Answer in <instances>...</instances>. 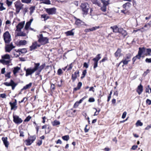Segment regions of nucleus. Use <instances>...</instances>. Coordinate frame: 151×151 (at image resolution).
Returning <instances> with one entry per match:
<instances>
[{
	"mask_svg": "<svg viewBox=\"0 0 151 151\" xmlns=\"http://www.w3.org/2000/svg\"><path fill=\"white\" fill-rule=\"evenodd\" d=\"M38 38V42L41 45H44L49 43V39L46 37H44L42 34H40L37 36Z\"/></svg>",
	"mask_w": 151,
	"mask_h": 151,
	"instance_id": "obj_1",
	"label": "nucleus"
},
{
	"mask_svg": "<svg viewBox=\"0 0 151 151\" xmlns=\"http://www.w3.org/2000/svg\"><path fill=\"white\" fill-rule=\"evenodd\" d=\"M3 37L6 43H9L11 41V35L8 31H6L4 33Z\"/></svg>",
	"mask_w": 151,
	"mask_h": 151,
	"instance_id": "obj_2",
	"label": "nucleus"
},
{
	"mask_svg": "<svg viewBox=\"0 0 151 151\" xmlns=\"http://www.w3.org/2000/svg\"><path fill=\"white\" fill-rule=\"evenodd\" d=\"M16 9V12L17 14L19 13L20 10L22 9L24 5L20 1H17L14 3Z\"/></svg>",
	"mask_w": 151,
	"mask_h": 151,
	"instance_id": "obj_3",
	"label": "nucleus"
},
{
	"mask_svg": "<svg viewBox=\"0 0 151 151\" xmlns=\"http://www.w3.org/2000/svg\"><path fill=\"white\" fill-rule=\"evenodd\" d=\"M81 6L82 11L84 12L85 14H86L89 9L88 4L86 3H82Z\"/></svg>",
	"mask_w": 151,
	"mask_h": 151,
	"instance_id": "obj_4",
	"label": "nucleus"
},
{
	"mask_svg": "<svg viewBox=\"0 0 151 151\" xmlns=\"http://www.w3.org/2000/svg\"><path fill=\"white\" fill-rule=\"evenodd\" d=\"M4 85L7 86H11L12 89L13 90L14 89L15 87L17 85V84L15 83L12 80H11L9 83L6 82H4Z\"/></svg>",
	"mask_w": 151,
	"mask_h": 151,
	"instance_id": "obj_5",
	"label": "nucleus"
},
{
	"mask_svg": "<svg viewBox=\"0 0 151 151\" xmlns=\"http://www.w3.org/2000/svg\"><path fill=\"white\" fill-rule=\"evenodd\" d=\"M13 121L16 124H19L22 122V119L19 118V116L17 115H13Z\"/></svg>",
	"mask_w": 151,
	"mask_h": 151,
	"instance_id": "obj_6",
	"label": "nucleus"
},
{
	"mask_svg": "<svg viewBox=\"0 0 151 151\" xmlns=\"http://www.w3.org/2000/svg\"><path fill=\"white\" fill-rule=\"evenodd\" d=\"M56 10L55 8H52L46 9V11L49 15H53L56 14Z\"/></svg>",
	"mask_w": 151,
	"mask_h": 151,
	"instance_id": "obj_7",
	"label": "nucleus"
},
{
	"mask_svg": "<svg viewBox=\"0 0 151 151\" xmlns=\"http://www.w3.org/2000/svg\"><path fill=\"white\" fill-rule=\"evenodd\" d=\"M14 47H15L13 45L12 43L10 44L7 45L5 47V51L6 52H10Z\"/></svg>",
	"mask_w": 151,
	"mask_h": 151,
	"instance_id": "obj_8",
	"label": "nucleus"
},
{
	"mask_svg": "<svg viewBox=\"0 0 151 151\" xmlns=\"http://www.w3.org/2000/svg\"><path fill=\"white\" fill-rule=\"evenodd\" d=\"M25 24V21L19 23L16 26L17 29L16 31L20 32L21 29L23 27Z\"/></svg>",
	"mask_w": 151,
	"mask_h": 151,
	"instance_id": "obj_9",
	"label": "nucleus"
},
{
	"mask_svg": "<svg viewBox=\"0 0 151 151\" xmlns=\"http://www.w3.org/2000/svg\"><path fill=\"white\" fill-rule=\"evenodd\" d=\"M41 45L38 44L37 41L34 42L32 43V45L30 47L31 51L36 49L37 47H40Z\"/></svg>",
	"mask_w": 151,
	"mask_h": 151,
	"instance_id": "obj_10",
	"label": "nucleus"
},
{
	"mask_svg": "<svg viewBox=\"0 0 151 151\" xmlns=\"http://www.w3.org/2000/svg\"><path fill=\"white\" fill-rule=\"evenodd\" d=\"M79 76V70H77L74 74H72L71 76V79L73 82H74L77 77Z\"/></svg>",
	"mask_w": 151,
	"mask_h": 151,
	"instance_id": "obj_11",
	"label": "nucleus"
},
{
	"mask_svg": "<svg viewBox=\"0 0 151 151\" xmlns=\"http://www.w3.org/2000/svg\"><path fill=\"white\" fill-rule=\"evenodd\" d=\"M143 87L141 84L138 86L136 90V92L138 93L139 95L141 94L142 92L143 91Z\"/></svg>",
	"mask_w": 151,
	"mask_h": 151,
	"instance_id": "obj_12",
	"label": "nucleus"
},
{
	"mask_svg": "<svg viewBox=\"0 0 151 151\" xmlns=\"http://www.w3.org/2000/svg\"><path fill=\"white\" fill-rule=\"evenodd\" d=\"M26 76H28L29 75H31L34 72H33V70L31 68H28L27 70H26Z\"/></svg>",
	"mask_w": 151,
	"mask_h": 151,
	"instance_id": "obj_13",
	"label": "nucleus"
},
{
	"mask_svg": "<svg viewBox=\"0 0 151 151\" xmlns=\"http://www.w3.org/2000/svg\"><path fill=\"white\" fill-rule=\"evenodd\" d=\"M2 139L6 147L8 148L9 145V143L7 141V137H3L2 138Z\"/></svg>",
	"mask_w": 151,
	"mask_h": 151,
	"instance_id": "obj_14",
	"label": "nucleus"
},
{
	"mask_svg": "<svg viewBox=\"0 0 151 151\" xmlns=\"http://www.w3.org/2000/svg\"><path fill=\"white\" fill-rule=\"evenodd\" d=\"M110 28L112 29L113 32L116 33L119 32V30L120 28H119L117 26H114L111 27Z\"/></svg>",
	"mask_w": 151,
	"mask_h": 151,
	"instance_id": "obj_15",
	"label": "nucleus"
},
{
	"mask_svg": "<svg viewBox=\"0 0 151 151\" xmlns=\"http://www.w3.org/2000/svg\"><path fill=\"white\" fill-rule=\"evenodd\" d=\"M33 20V19L32 18L29 21L27 22H26L24 27L25 29L26 30L28 29Z\"/></svg>",
	"mask_w": 151,
	"mask_h": 151,
	"instance_id": "obj_16",
	"label": "nucleus"
},
{
	"mask_svg": "<svg viewBox=\"0 0 151 151\" xmlns=\"http://www.w3.org/2000/svg\"><path fill=\"white\" fill-rule=\"evenodd\" d=\"M119 33H121L123 35L124 37H125L127 34L126 31L123 29L122 28H120Z\"/></svg>",
	"mask_w": 151,
	"mask_h": 151,
	"instance_id": "obj_17",
	"label": "nucleus"
},
{
	"mask_svg": "<svg viewBox=\"0 0 151 151\" xmlns=\"http://www.w3.org/2000/svg\"><path fill=\"white\" fill-rule=\"evenodd\" d=\"M146 48L144 47H139V51L138 54L142 55V54L145 51Z\"/></svg>",
	"mask_w": 151,
	"mask_h": 151,
	"instance_id": "obj_18",
	"label": "nucleus"
},
{
	"mask_svg": "<svg viewBox=\"0 0 151 151\" xmlns=\"http://www.w3.org/2000/svg\"><path fill=\"white\" fill-rule=\"evenodd\" d=\"M121 51V49L119 48L117 49V50L114 54L116 58L120 56Z\"/></svg>",
	"mask_w": 151,
	"mask_h": 151,
	"instance_id": "obj_19",
	"label": "nucleus"
},
{
	"mask_svg": "<svg viewBox=\"0 0 151 151\" xmlns=\"http://www.w3.org/2000/svg\"><path fill=\"white\" fill-rule=\"evenodd\" d=\"M131 6V4L129 2H127L123 5V7L125 9L129 8Z\"/></svg>",
	"mask_w": 151,
	"mask_h": 151,
	"instance_id": "obj_20",
	"label": "nucleus"
},
{
	"mask_svg": "<svg viewBox=\"0 0 151 151\" xmlns=\"http://www.w3.org/2000/svg\"><path fill=\"white\" fill-rule=\"evenodd\" d=\"M40 63H35V66L32 69L33 70V72H35L37 70H38L39 66H40Z\"/></svg>",
	"mask_w": 151,
	"mask_h": 151,
	"instance_id": "obj_21",
	"label": "nucleus"
},
{
	"mask_svg": "<svg viewBox=\"0 0 151 151\" xmlns=\"http://www.w3.org/2000/svg\"><path fill=\"white\" fill-rule=\"evenodd\" d=\"M0 62L4 65H7L9 64L10 63V61L2 59L0 60Z\"/></svg>",
	"mask_w": 151,
	"mask_h": 151,
	"instance_id": "obj_22",
	"label": "nucleus"
},
{
	"mask_svg": "<svg viewBox=\"0 0 151 151\" xmlns=\"http://www.w3.org/2000/svg\"><path fill=\"white\" fill-rule=\"evenodd\" d=\"M32 83H30L29 84L26 85L25 86H24L23 88L21 89V91H22L23 90H25L28 89L32 85Z\"/></svg>",
	"mask_w": 151,
	"mask_h": 151,
	"instance_id": "obj_23",
	"label": "nucleus"
},
{
	"mask_svg": "<svg viewBox=\"0 0 151 151\" xmlns=\"http://www.w3.org/2000/svg\"><path fill=\"white\" fill-rule=\"evenodd\" d=\"M101 54H98L97 55L96 57L93 59V60L98 62L99 60L101 59V57L100 56Z\"/></svg>",
	"mask_w": 151,
	"mask_h": 151,
	"instance_id": "obj_24",
	"label": "nucleus"
},
{
	"mask_svg": "<svg viewBox=\"0 0 151 151\" xmlns=\"http://www.w3.org/2000/svg\"><path fill=\"white\" fill-rule=\"evenodd\" d=\"M17 52H19V53L21 52V53H26L27 52V50L25 48H23L22 49H19L17 51Z\"/></svg>",
	"mask_w": 151,
	"mask_h": 151,
	"instance_id": "obj_25",
	"label": "nucleus"
},
{
	"mask_svg": "<svg viewBox=\"0 0 151 151\" xmlns=\"http://www.w3.org/2000/svg\"><path fill=\"white\" fill-rule=\"evenodd\" d=\"M41 18H44V20L45 21L50 18V17L47 14H43L41 15Z\"/></svg>",
	"mask_w": 151,
	"mask_h": 151,
	"instance_id": "obj_26",
	"label": "nucleus"
},
{
	"mask_svg": "<svg viewBox=\"0 0 151 151\" xmlns=\"http://www.w3.org/2000/svg\"><path fill=\"white\" fill-rule=\"evenodd\" d=\"M73 30V29L69 31L66 32L65 33L66 35L67 36L73 35L74 33L72 31Z\"/></svg>",
	"mask_w": 151,
	"mask_h": 151,
	"instance_id": "obj_27",
	"label": "nucleus"
},
{
	"mask_svg": "<svg viewBox=\"0 0 151 151\" xmlns=\"http://www.w3.org/2000/svg\"><path fill=\"white\" fill-rule=\"evenodd\" d=\"M25 142L26 145L28 146L30 145L33 143L31 140V139L29 137H28L27 140H26Z\"/></svg>",
	"mask_w": 151,
	"mask_h": 151,
	"instance_id": "obj_28",
	"label": "nucleus"
},
{
	"mask_svg": "<svg viewBox=\"0 0 151 151\" xmlns=\"http://www.w3.org/2000/svg\"><path fill=\"white\" fill-rule=\"evenodd\" d=\"M20 69V68L17 66L14 68V69L13 70V73L14 75L16 74L18 72L19 70Z\"/></svg>",
	"mask_w": 151,
	"mask_h": 151,
	"instance_id": "obj_29",
	"label": "nucleus"
},
{
	"mask_svg": "<svg viewBox=\"0 0 151 151\" xmlns=\"http://www.w3.org/2000/svg\"><path fill=\"white\" fill-rule=\"evenodd\" d=\"M101 2L103 4V6H106L109 4V0L106 1L105 0H101Z\"/></svg>",
	"mask_w": 151,
	"mask_h": 151,
	"instance_id": "obj_30",
	"label": "nucleus"
},
{
	"mask_svg": "<svg viewBox=\"0 0 151 151\" xmlns=\"http://www.w3.org/2000/svg\"><path fill=\"white\" fill-rule=\"evenodd\" d=\"M147 24H146L143 27L141 28L140 29H138V30L141 31L142 32H143L145 31H146L148 30V28H147V29L144 28H147Z\"/></svg>",
	"mask_w": 151,
	"mask_h": 151,
	"instance_id": "obj_31",
	"label": "nucleus"
},
{
	"mask_svg": "<svg viewBox=\"0 0 151 151\" xmlns=\"http://www.w3.org/2000/svg\"><path fill=\"white\" fill-rule=\"evenodd\" d=\"M52 123L53 126H55L59 125L60 124V122L59 121L55 120L53 122H52Z\"/></svg>",
	"mask_w": 151,
	"mask_h": 151,
	"instance_id": "obj_32",
	"label": "nucleus"
},
{
	"mask_svg": "<svg viewBox=\"0 0 151 151\" xmlns=\"http://www.w3.org/2000/svg\"><path fill=\"white\" fill-rule=\"evenodd\" d=\"M27 43V42L25 40H21L19 42V44L20 45H25Z\"/></svg>",
	"mask_w": 151,
	"mask_h": 151,
	"instance_id": "obj_33",
	"label": "nucleus"
},
{
	"mask_svg": "<svg viewBox=\"0 0 151 151\" xmlns=\"http://www.w3.org/2000/svg\"><path fill=\"white\" fill-rule=\"evenodd\" d=\"M2 58L4 59H9L10 58V56L9 55L6 54L2 56Z\"/></svg>",
	"mask_w": 151,
	"mask_h": 151,
	"instance_id": "obj_34",
	"label": "nucleus"
},
{
	"mask_svg": "<svg viewBox=\"0 0 151 151\" xmlns=\"http://www.w3.org/2000/svg\"><path fill=\"white\" fill-rule=\"evenodd\" d=\"M62 139L65 141H67L69 139V137L68 135H66L62 137Z\"/></svg>",
	"mask_w": 151,
	"mask_h": 151,
	"instance_id": "obj_35",
	"label": "nucleus"
},
{
	"mask_svg": "<svg viewBox=\"0 0 151 151\" xmlns=\"http://www.w3.org/2000/svg\"><path fill=\"white\" fill-rule=\"evenodd\" d=\"M82 22V21L81 20L79 19H76L75 23L76 25L79 26L81 24Z\"/></svg>",
	"mask_w": 151,
	"mask_h": 151,
	"instance_id": "obj_36",
	"label": "nucleus"
},
{
	"mask_svg": "<svg viewBox=\"0 0 151 151\" xmlns=\"http://www.w3.org/2000/svg\"><path fill=\"white\" fill-rule=\"evenodd\" d=\"M93 4H96L99 6H100L101 4L98 0H93Z\"/></svg>",
	"mask_w": 151,
	"mask_h": 151,
	"instance_id": "obj_37",
	"label": "nucleus"
},
{
	"mask_svg": "<svg viewBox=\"0 0 151 151\" xmlns=\"http://www.w3.org/2000/svg\"><path fill=\"white\" fill-rule=\"evenodd\" d=\"M41 3L47 4H50V0H43L42 1Z\"/></svg>",
	"mask_w": 151,
	"mask_h": 151,
	"instance_id": "obj_38",
	"label": "nucleus"
},
{
	"mask_svg": "<svg viewBox=\"0 0 151 151\" xmlns=\"http://www.w3.org/2000/svg\"><path fill=\"white\" fill-rule=\"evenodd\" d=\"M17 35L18 36H25L26 35V33L23 32H18Z\"/></svg>",
	"mask_w": 151,
	"mask_h": 151,
	"instance_id": "obj_39",
	"label": "nucleus"
},
{
	"mask_svg": "<svg viewBox=\"0 0 151 151\" xmlns=\"http://www.w3.org/2000/svg\"><path fill=\"white\" fill-rule=\"evenodd\" d=\"M30 13L31 15L34 12V10L35 9V6H32L30 8Z\"/></svg>",
	"mask_w": 151,
	"mask_h": 151,
	"instance_id": "obj_40",
	"label": "nucleus"
},
{
	"mask_svg": "<svg viewBox=\"0 0 151 151\" xmlns=\"http://www.w3.org/2000/svg\"><path fill=\"white\" fill-rule=\"evenodd\" d=\"M29 137L31 139V140L32 142H33L36 139V136L35 135H34L32 136H31Z\"/></svg>",
	"mask_w": 151,
	"mask_h": 151,
	"instance_id": "obj_41",
	"label": "nucleus"
},
{
	"mask_svg": "<svg viewBox=\"0 0 151 151\" xmlns=\"http://www.w3.org/2000/svg\"><path fill=\"white\" fill-rule=\"evenodd\" d=\"M146 52L147 54H146V55H148L149 56L151 55L150 53H151V49L147 48L146 49Z\"/></svg>",
	"mask_w": 151,
	"mask_h": 151,
	"instance_id": "obj_42",
	"label": "nucleus"
},
{
	"mask_svg": "<svg viewBox=\"0 0 151 151\" xmlns=\"http://www.w3.org/2000/svg\"><path fill=\"white\" fill-rule=\"evenodd\" d=\"M136 125L137 126H141L143 125V123L141 122L139 120H138L136 123Z\"/></svg>",
	"mask_w": 151,
	"mask_h": 151,
	"instance_id": "obj_43",
	"label": "nucleus"
},
{
	"mask_svg": "<svg viewBox=\"0 0 151 151\" xmlns=\"http://www.w3.org/2000/svg\"><path fill=\"white\" fill-rule=\"evenodd\" d=\"M9 104L11 106V110H12L14 109V108L16 107V104H13L11 102H10Z\"/></svg>",
	"mask_w": 151,
	"mask_h": 151,
	"instance_id": "obj_44",
	"label": "nucleus"
},
{
	"mask_svg": "<svg viewBox=\"0 0 151 151\" xmlns=\"http://www.w3.org/2000/svg\"><path fill=\"white\" fill-rule=\"evenodd\" d=\"M99 27H100L99 26L93 27L92 28H90V29H91L90 30L91 31H93L94 30H95L96 29L99 28Z\"/></svg>",
	"mask_w": 151,
	"mask_h": 151,
	"instance_id": "obj_45",
	"label": "nucleus"
},
{
	"mask_svg": "<svg viewBox=\"0 0 151 151\" xmlns=\"http://www.w3.org/2000/svg\"><path fill=\"white\" fill-rule=\"evenodd\" d=\"M32 0H21V1L22 3L26 4H29L30 3Z\"/></svg>",
	"mask_w": 151,
	"mask_h": 151,
	"instance_id": "obj_46",
	"label": "nucleus"
},
{
	"mask_svg": "<svg viewBox=\"0 0 151 151\" xmlns=\"http://www.w3.org/2000/svg\"><path fill=\"white\" fill-rule=\"evenodd\" d=\"M45 66V64H43L40 66H39L38 70L41 71L42 70L44 69Z\"/></svg>",
	"mask_w": 151,
	"mask_h": 151,
	"instance_id": "obj_47",
	"label": "nucleus"
},
{
	"mask_svg": "<svg viewBox=\"0 0 151 151\" xmlns=\"http://www.w3.org/2000/svg\"><path fill=\"white\" fill-rule=\"evenodd\" d=\"M129 61V60H127L126 59H125L124 60H123L122 61V62L124 64V65H127Z\"/></svg>",
	"mask_w": 151,
	"mask_h": 151,
	"instance_id": "obj_48",
	"label": "nucleus"
},
{
	"mask_svg": "<svg viewBox=\"0 0 151 151\" xmlns=\"http://www.w3.org/2000/svg\"><path fill=\"white\" fill-rule=\"evenodd\" d=\"M31 118V117L30 116H27L25 119L24 120V122H28L29 121Z\"/></svg>",
	"mask_w": 151,
	"mask_h": 151,
	"instance_id": "obj_49",
	"label": "nucleus"
},
{
	"mask_svg": "<svg viewBox=\"0 0 151 151\" xmlns=\"http://www.w3.org/2000/svg\"><path fill=\"white\" fill-rule=\"evenodd\" d=\"M101 9L103 12H105L106 10V6H103L101 8Z\"/></svg>",
	"mask_w": 151,
	"mask_h": 151,
	"instance_id": "obj_50",
	"label": "nucleus"
},
{
	"mask_svg": "<svg viewBox=\"0 0 151 151\" xmlns=\"http://www.w3.org/2000/svg\"><path fill=\"white\" fill-rule=\"evenodd\" d=\"M20 133V137H23L24 136V132H23V130H21L19 131Z\"/></svg>",
	"mask_w": 151,
	"mask_h": 151,
	"instance_id": "obj_51",
	"label": "nucleus"
},
{
	"mask_svg": "<svg viewBox=\"0 0 151 151\" xmlns=\"http://www.w3.org/2000/svg\"><path fill=\"white\" fill-rule=\"evenodd\" d=\"M1 6H0V11H2L6 9V8L3 6V4L0 3Z\"/></svg>",
	"mask_w": 151,
	"mask_h": 151,
	"instance_id": "obj_52",
	"label": "nucleus"
},
{
	"mask_svg": "<svg viewBox=\"0 0 151 151\" xmlns=\"http://www.w3.org/2000/svg\"><path fill=\"white\" fill-rule=\"evenodd\" d=\"M94 63L93 64V68L94 69H95L98 66V62H97L94 61Z\"/></svg>",
	"mask_w": 151,
	"mask_h": 151,
	"instance_id": "obj_53",
	"label": "nucleus"
},
{
	"mask_svg": "<svg viewBox=\"0 0 151 151\" xmlns=\"http://www.w3.org/2000/svg\"><path fill=\"white\" fill-rule=\"evenodd\" d=\"M6 4L8 6H9L11 5L12 4V2L9 1V0H6Z\"/></svg>",
	"mask_w": 151,
	"mask_h": 151,
	"instance_id": "obj_54",
	"label": "nucleus"
},
{
	"mask_svg": "<svg viewBox=\"0 0 151 151\" xmlns=\"http://www.w3.org/2000/svg\"><path fill=\"white\" fill-rule=\"evenodd\" d=\"M146 63H151V58H146L145 60Z\"/></svg>",
	"mask_w": 151,
	"mask_h": 151,
	"instance_id": "obj_55",
	"label": "nucleus"
},
{
	"mask_svg": "<svg viewBox=\"0 0 151 151\" xmlns=\"http://www.w3.org/2000/svg\"><path fill=\"white\" fill-rule=\"evenodd\" d=\"M57 1L59 3H65L67 2V1L66 0H63V1H61V0H58Z\"/></svg>",
	"mask_w": 151,
	"mask_h": 151,
	"instance_id": "obj_56",
	"label": "nucleus"
},
{
	"mask_svg": "<svg viewBox=\"0 0 151 151\" xmlns=\"http://www.w3.org/2000/svg\"><path fill=\"white\" fill-rule=\"evenodd\" d=\"M57 73L58 75H60L63 73L62 70L60 68L58 70Z\"/></svg>",
	"mask_w": 151,
	"mask_h": 151,
	"instance_id": "obj_57",
	"label": "nucleus"
},
{
	"mask_svg": "<svg viewBox=\"0 0 151 151\" xmlns=\"http://www.w3.org/2000/svg\"><path fill=\"white\" fill-rule=\"evenodd\" d=\"M107 60V58L106 57H105L104 58H103L100 61V62L101 63V62H103L105 61L106 60Z\"/></svg>",
	"mask_w": 151,
	"mask_h": 151,
	"instance_id": "obj_58",
	"label": "nucleus"
},
{
	"mask_svg": "<svg viewBox=\"0 0 151 151\" xmlns=\"http://www.w3.org/2000/svg\"><path fill=\"white\" fill-rule=\"evenodd\" d=\"M82 84L81 82H79L78 84L77 87L80 89L81 88V86H82Z\"/></svg>",
	"mask_w": 151,
	"mask_h": 151,
	"instance_id": "obj_59",
	"label": "nucleus"
},
{
	"mask_svg": "<svg viewBox=\"0 0 151 151\" xmlns=\"http://www.w3.org/2000/svg\"><path fill=\"white\" fill-rule=\"evenodd\" d=\"M72 63H70L68 66V68L67 69L68 70H69L72 69Z\"/></svg>",
	"mask_w": 151,
	"mask_h": 151,
	"instance_id": "obj_60",
	"label": "nucleus"
},
{
	"mask_svg": "<svg viewBox=\"0 0 151 151\" xmlns=\"http://www.w3.org/2000/svg\"><path fill=\"white\" fill-rule=\"evenodd\" d=\"M88 101L90 102H93L95 101L94 99L93 98H90L89 99Z\"/></svg>",
	"mask_w": 151,
	"mask_h": 151,
	"instance_id": "obj_61",
	"label": "nucleus"
},
{
	"mask_svg": "<svg viewBox=\"0 0 151 151\" xmlns=\"http://www.w3.org/2000/svg\"><path fill=\"white\" fill-rule=\"evenodd\" d=\"M79 104L78 103V102H76L74 105L73 107L74 108H76L78 107L79 106Z\"/></svg>",
	"mask_w": 151,
	"mask_h": 151,
	"instance_id": "obj_62",
	"label": "nucleus"
},
{
	"mask_svg": "<svg viewBox=\"0 0 151 151\" xmlns=\"http://www.w3.org/2000/svg\"><path fill=\"white\" fill-rule=\"evenodd\" d=\"M127 114V112L126 111H124L123 112L122 116V118L123 119L125 118L126 117V115Z\"/></svg>",
	"mask_w": 151,
	"mask_h": 151,
	"instance_id": "obj_63",
	"label": "nucleus"
},
{
	"mask_svg": "<svg viewBox=\"0 0 151 151\" xmlns=\"http://www.w3.org/2000/svg\"><path fill=\"white\" fill-rule=\"evenodd\" d=\"M146 103L149 105H150L151 104V100L148 99H147L146 101Z\"/></svg>",
	"mask_w": 151,
	"mask_h": 151,
	"instance_id": "obj_64",
	"label": "nucleus"
}]
</instances>
